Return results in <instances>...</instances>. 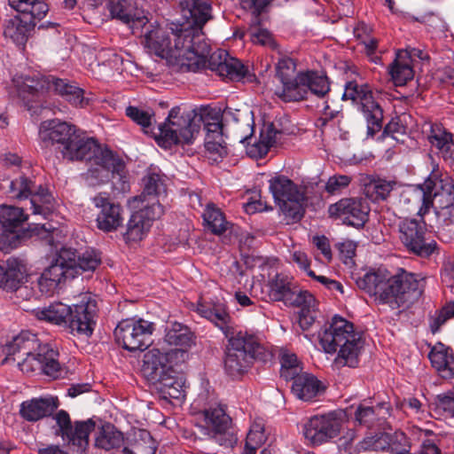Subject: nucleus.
Masks as SVG:
<instances>
[{
	"instance_id": "1",
	"label": "nucleus",
	"mask_w": 454,
	"mask_h": 454,
	"mask_svg": "<svg viewBox=\"0 0 454 454\" xmlns=\"http://www.w3.org/2000/svg\"><path fill=\"white\" fill-rule=\"evenodd\" d=\"M39 138L46 147L57 145L64 159L96 165L87 173L91 184L105 183L111 176L121 178L123 176L125 164L121 158L70 123L58 119L44 121L40 125Z\"/></svg>"
},
{
	"instance_id": "2",
	"label": "nucleus",
	"mask_w": 454,
	"mask_h": 454,
	"mask_svg": "<svg viewBox=\"0 0 454 454\" xmlns=\"http://www.w3.org/2000/svg\"><path fill=\"white\" fill-rule=\"evenodd\" d=\"M171 23L169 27L159 24L145 25L142 29V43L149 52L165 59L169 65L181 72H198L204 67L205 59L197 54L193 47L188 46L180 31H176Z\"/></svg>"
},
{
	"instance_id": "3",
	"label": "nucleus",
	"mask_w": 454,
	"mask_h": 454,
	"mask_svg": "<svg viewBox=\"0 0 454 454\" xmlns=\"http://www.w3.org/2000/svg\"><path fill=\"white\" fill-rule=\"evenodd\" d=\"M6 357L2 364L16 361L21 372L27 374H44L52 379L60 377L61 365L58 360L59 353L51 345L42 344L37 336L31 332H21L4 348Z\"/></svg>"
},
{
	"instance_id": "4",
	"label": "nucleus",
	"mask_w": 454,
	"mask_h": 454,
	"mask_svg": "<svg viewBox=\"0 0 454 454\" xmlns=\"http://www.w3.org/2000/svg\"><path fill=\"white\" fill-rule=\"evenodd\" d=\"M183 348L153 347L144 355V372L164 399L184 397V381L173 369L174 365L184 362Z\"/></svg>"
},
{
	"instance_id": "5",
	"label": "nucleus",
	"mask_w": 454,
	"mask_h": 454,
	"mask_svg": "<svg viewBox=\"0 0 454 454\" xmlns=\"http://www.w3.org/2000/svg\"><path fill=\"white\" fill-rule=\"evenodd\" d=\"M318 338L325 352L337 353V363L353 368L357 366L364 340L362 334L355 330L353 323L334 316L318 333Z\"/></svg>"
},
{
	"instance_id": "6",
	"label": "nucleus",
	"mask_w": 454,
	"mask_h": 454,
	"mask_svg": "<svg viewBox=\"0 0 454 454\" xmlns=\"http://www.w3.org/2000/svg\"><path fill=\"white\" fill-rule=\"evenodd\" d=\"M228 346L224 370L232 378L246 373L254 360L267 361L271 354L261 344L258 337L247 331L227 329Z\"/></svg>"
},
{
	"instance_id": "7",
	"label": "nucleus",
	"mask_w": 454,
	"mask_h": 454,
	"mask_svg": "<svg viewBox=\"0 0 454 454\" xmlns=\"http://www.w3.org/2000/svg\"><path fill=\"white\" fill-rule=\"evenodd\" d=\"M27 216L23 209L17 207L4 206L0 209V224L3 228V233L0 234V249L5 253L15 248L21 238L36 236L41 239L46 240L49 245H53L56 238L59 236V230L51 223H36L27 231H22V226L27 221Z\"/></svg>"
},
{
	"instance_id": "8",
	"label": "nucleus",
	"mask_w": 454,
	"mask_h": 454,
	"mask_svg": "<svg viewBox=\"0 0 454 454\" xmlns=\"http://www.w3.org/2000/svg\"><path fill=\"white\" fill-rule=\"evenodd\" d=\"M179 6L186 21L176 24L173 29L180 31L188 46L193 47L204 59L211 50L202 32L204 25L213 18L211 3L209 0H180Z\"/></svg>"
},
{
	"instance_id": "9",
	"label": "nucleus",
	"mask_w": 454,
	"mask_h": 454,
	"mask_svg": "<svg viewBox=\"0 0 454 454\" xmlns=\"http://www.w3.org/2000/svg\"><path fill=\"white\" fill-rule=\"evenodd\" d=\"M202 123V116L194 111H183L180 106H175L166 121L159 125V134L155 138L164 148L174 145H191L199 135Z\"/></svg>"
},
{
	"instance_id": "10",
	"label": "nucleus",
	"mask_w": 454,
	"mask_h": 454,
	"mask_svg": "<svg viewBox=\"0 0 454 454\" xmlns=\"http://www.w3.org/2000/svg\"><path fill=\"white\" fill-rule=\"evenodd\" d=\"M12 84L19 97L23 99L39 92L54 91L75 106H83L87 104L81 88L54 76L15 74Z\"/></svg>"
},
{
	"instance_id": "11",
	"label": "nucleus",
	"mask_w": 454,
	"mask_h": 454,
	"mask_svg": "<svg viewBox=\"0 0 454 454\" xmlns=\"http://www.w3.org/2000/svg\"><path fill=\"white\" fill-rule=\"evenodd\" d=\"M269 182V189L286 223L289 224L299 222L305 214L307 205L304 191L285 176H274Z\"/></svg>"
},
{
	"instance_id": "12",
	"label": "nucleus",
	"mask_w": 454,
	"mask_h": 454,
	"mask_svg": "<svg viewBox=\"0 0 454 454\" xmlns=\"http://www.w3.org/2000/svg\"><path fill=\"white\" fill-rule=\"evenodd\" d=\"M422 278L419 279L414 274L401 270L395 275L390 273L382 286L386 298L379 294L375 301L379 304H386L395 309L406 302L418 299L422 294Z\"/></svg>"
},
{
	"instance_id": "13",
	"label": "nucleus",
	"mask_w": 454,
	"mask_h": 454,
	"mask_svg": "<svg viewBox=\"0 0 454 454\" xmlns=\"http://www.w3.org/2000/svg\"><path fill=\"white\" fill-rule=\"evenodd\" d=\"M343 99H350L358 106L367 122V136L374 137L382 128L383 110L373 98L367 84H358L355 81L346 83Z\"/></svg>"
},
{
	"instance_id": "14",
	"label": "nucleus",
	"mask_w": 454,
	"mask_h": 454,
	"mask_svg": "<svg viewBox=\"0 0 454 454\" xmlns=\"http://www.w3.org/2000/svg\"><path fill=\"white\" fill-rule=\"evenodd\" d=\"M411 199L421 202L419 215H424L431 206L435 210L454 207V184L442 179L429 177L411 193Z\"/></svg>"
},
{
	"instance_id": "15",
	"label": "nucleus",
	"mask_w": 454,
	"mask_h": 454,
	"mask_svg": "<svg viewBox=\"0 0 454 454\" xmlns=\"http://www.w3.org/2000/svg\"><path fill=\"white\" fill-rule=\"evenodd\" d=\"M154 330L153 322L142 318H126L115 327L114 337L116 342L128 351H144L151 345Z\"/></svg>"
},
{
	"instance_id": "16",
	"label": "nucleus",
	"mask_w": 454,
	"mask_h": 454,
	"mask_svg": "<svg viewBox=\"0 0 454 454\" xmlns=\"http://www.w3.org/2000/svg\"><path fill=\"white\" fill-rule=\"evenodd\" d=\"M53 419L59 427L56 434L67 442L73 452L84 453L89 447L90 434L95 430V422L90 419L72 423L69 414L64 410L59 411Z\"/></svg>"
},
{
	"instance_id": "17",
	"label": "nucleus",
	"mask_w": 454,
	"mask_h": 454,
	"mask_svg": "<svg viewBox=\"0 0 454 454\" xmlns=\"http://www.w3.org/2000/svg\"><path fill=\"white\" fill-rule=\"evenodd\" d=\"M343 411H333L309 418L303 425V435L313 446H318L335 438L340 432Z\"/></svg>"
},
{
	"instance_id": "18",
	"label": "nucleus",
	"mask_w": 454,
	"mask_h": 454,
	"mask_svg": "<svg viewBox=\"0 0 454 454\" xmlns=\"http://www.w3.org/2000/svg\"><path fill=\"white\" fill-rule=\"evenodd\" d=\"M98 310L97 301L90 294H83L78 303L70 306L66 329L74 336L90 337L97 324Z\"/></svg>"
},
{
	"instance_id": "19",
	"label": "nucleus",
	"mask_w": 454,
	"mask_h": 454,
	"mask_svg": "<svg viewBox=\"0 0 454 454\" xmlns=\"http://www.w3.org/2000/svg\"><path fill=\"white\" fill-rule=\"evenodd\" d=\"M399 239L411 253L422 257L430 256L436 249V242L427 236L426 223L416 219H403L398 224Z\"/></svg>"
},
{
	"instance_id": "20",
	"label": "nucleus",
	"mask_w": 454,
	"mask_h": 454,
	"mask_svg": "<svg viewBox=\"0 0 454 454\" xmlns=\"http://www.w3.org/2000/svg\"><path fill=\"white\" fill-rule=\"evenodd\" d=\"M9 192L16 199H30L33 214L45 215L50 212L52 196L49 191L42 185H36L35 181L25 176L12 180L9 185Z\"/></svg>"
},
{
	"instance_id": "21",
	"label": "nucleus",
	"mask_w": 454,
	"mask_h": 454,
	"mask_svg": "<svg viewBox=\"0 0 454 454\" xmlns=\"http://www.w3.org/2000/svg\"><path fill=\"white\" fill-rule=\"evenodd\" d=\"M205 65L198 71L208 68L215 72L219 76L230 79L231 81L247 80L252 82L254 74H251L249 67L244 65L238 59L230 57L224 51H217L210 54V51L206 54Z\"/></svg>"
},
{
	"instance_id": "22",
	"label": "nucleus",
	"mask_w": 454,
	"mask_h": 454,
	"mask_svg": "<svg viewBox=\"0 0 454 454\" xmlns=\"http://www.w3.org/2000/svg\"><path fill=\"white\" fill-rule=\"evenodd\" d=\"M128 220L123 239L126 243L138 242L149 233L153 221L160 218L164 209L160 203L152 201V205H141L135 209Z\"/></svg>"
},
{
	"instance_id": "23",
	"label": "nucleus",
	"mask_w": 454,
	"mask_h": 454,
	"mask_svg": "<svg viewBox=\"0 0 454 454\" xmlns=\"http://www.w3.org/2000/svg\"><path fill=\"white\" fill-rule=\"evenodd\" d=\"M370 207L362 198H343L328 207L329 216L342 223L360 229L368 221Z\"/></svg>"
},
{
	"instance_id": "24",
	"label": "nucleus",
	"mask_w": 454,
	"mask_h": 454,
	"mask_svg": "<svg viewBox=\"0 0 454 454\" xmlns=\"http://www.w3.org/2000/svg\"><path fill=\"white\" fill-rule=\"evenodd\" d=\"M107 9L112 19L127 25L134 34L149 21L145 12L130 0H109Z\"/></svg>"
},
{
	"instance_id": "25",
	"label": "nucleus",
	"mask_w": 454,
	"mask_h": 454,
	"mask_svg": "<svg viewBox=\"0 0 454 454\" xmlns=\"http://www.w3.org/2000/svg\"><path fill=\"white\" fill-rule=\"evenodd\" d=\"M93 203L98 209L96 222L99 230L111 232L121 225L123 210L120 204L112 201L106 194L103 193L95 196Z\"/></svg>"
},
{
	"instance_id": "26",
	"label": "nucleus",
	"mask_w": 454,
	"mask_h": 454,
	"mask_svg": "<svg viewBox=\"0 0 454 454\" xmlns=\"http://www.w3.org/2000/svg\"><path fill=\"white\" fill-rule=\"evenodd\" d=\"M25 265L17 258H9L0 264V288L13 292L27 279Z\"/></svg>"
},
{
	"instance_id": "27",
	"label": "nucleus",
	"mask_w": 454,
	"mask_h": 454,
	"mask_svg": "<svg viewBox=\"0 0 454 454\" xmlns=\"http://www.w3.org/2000/svg\"><path fill=\"white\" fill-rule=\"evenodd\" d=\"M74 252L71 247L59 250L56 260L43 272L49 278L59 285L63 280L74 278Z\"/></svg>"
},
{
	"instance_id": "28",
	"label": "nucleus",
	"mask_w": 454,
	"mask_h": 454,
	"mask_svg": "<svg viewBox=\"0 0 454 454\" xmlns=\"http://www.w3.org/2000/svg\"><path fill=\"white\" fill-rule=\"evenodd\" d=\"M428 358L441 378H454V352L450 347L441 342L436 343L432 347Z\"/></svg>"
},
{
	"instance_id": "29",
	"label": "nucleus",
	"mask_w": 454,
	"mask_h": 454,
	"mask_svg": "<svg viewBox=\"0 0 454 454\" xmlns=\"http://www.w3.org/2000/svg\"><path fill=\"white\" fill-rule=\"evenodd\" d=\"M165 184L158 174H149L144 178V191L140 195L132 197L129 200V206L133 208H138L141 205H152V201L160 203L157 197L165 192Z\"/></svg>"
},
{
	"instance_id": "30",
	"label": "nucleus",
	"mask_w": 454,
	"mask_h": 454,
	"mask_svg": "<svg viewBox=\"0 0 454 454\" xmlns=\"http://www.w3.org/2000/svg\"><path fill=\"white\" fill-rule=\"evenodd\" d=\"M57 407V398H33L20 404V413L24 419L35 422L50 416Z\"/></svg>"
},
{
	"instance_id": "31",
	"label": "nucleus",
	"mask_w": 454,
	"mask_h": 454,
	"mask_svg": "<svg viewBox=\"0 0 454 454\" xmlns=\"http://www.w3.org/2000/svg\"><path fill=\"white\" fill-rule=\"evenodd\" d=\"M206 427H200L205 434L215 437L224 433L230 426L231 419L221 405L209 406L201 411Z\"/></svg>"
},
{
	"instance_id": "32",
	"label": "nucleus",
	"mask_w": 454,
	"mask_h": 454,
	"mask_svg": "<svg viewBox=\"0 0 454 454\" xmlns=\"http://www.w3.org/2000/svg\"><path fill=\"white\" fill-rule=\"evenodd\" d=\"M283 132L276 129L274 123H268L261 130L258 142L247 148V153L251 158L264 157L269 149L280 142Z\"/></svg>"
},
{
	"instance_id": "33",
	"label": "nucleus",
	"mask_w": 454,
	"mask_h": 454,
	"mask_svg": "<svg viewBox=\"0 0 454 454\" xmlns=\"http://www.w3.org/2000/svg\"><path fill=\"white\" fill-rule=\"evenodd\" d=\"M292 380L293 394L302 401H310L324 390L322 383L307 372L301 373Z\"/></svg>"
},
{
	"instance_id": "34",
	"label": "nucleus",
	"mask_w": 454,
	"mask_h": 454,
	"mask_svg": "<svg viewBox=\"0 0 454 454\" xmlns=\"http://www.w3.org/2000/svg\"><path fill=\"white\" fill-rule=\"evenodd\" d=\"M389 274L390 272L385 268L372 269L363 277L358 278L356 282L360 289L374 296L375 300L379 294L386 298V295L383 294L382 286H384Z\"/></svg>"
},
{
	"instance_id": "35",
	"label": "nucleus",
	"mask_w": 454,
	"mask_h": 454,
	"mask_svg": "<svg viewBox=\"0 0 454 454\" xmlns=\"http://www.w3.org/2000/svg\"><path fill=\"white\" fill-rule=\"evenodd\" d=\"M388 74L396 86H403L413 78L414 72L407 52L397 51L395 60L388 67Z\"/></svg>"
},
{
	"instance_id": "36",
	"label": "nucleus",
	"mask_w": 454,
	"mask_h": 454,
	"mask_svg": "<svg viewBox=\"0 0 454 454\" xmlns=\"http://www.w3.org/2000/svg\"><path fill=\"white\" fill-rule=\"evenodd\" d=\"M282 86L276 89L275 95L284 102L300 101L306 98L305 83L302 73L280 82Z\"/></svg>"
},
{
	"instance_id": "37",
	"label": "nucleus",
	"mask_w": 454,
	"mask_h": 454,
	"mask_svg": "<svg viewBox=\"0 0 454 454\" xmlns=\"http://www.w3.org/2000/svg\"><path fill=\"white\" fill-rule=\"evenodd\" d=\"M10 6L30 18V23L33 20H43L49 12V5L45 0H8Z\"/></svg>"
},
{
	"instance_id": "38",
	"label": "nucleus",
	"mask_w": 454,
	"mask_h": 454,
	"mask_svg": "<svg viewBox=\"0 0 454 454\" xmlns=\"http://www.w3.org/2000/svg\"><path fill=\"white\" fill-rule=\"evenodd\" d=\"M164 342L183 348L187 355V349L193 344V334L187 326L175 322L166 329Z\"/></svg>"
},
{
	"instance_id": "39",
	"label": "nucleus",
	"mask_w": 454,
	"mask_h": 454,
	"mask_svg": "<svg viewBox=\"0 0 454 454\" xmlns=\"http://www.w3.org/2000/svg\"><path fill=\"white\" fill-rule=\"evenodd\" d=\"M128 446L133 454H155L156 442L145 429H134L128 438Z\"/></svg>"
},
{
	"instance_id": "40",
	"label": "nucleus",
	"mask_w": 454,
	"mask_h": 454,
	"mask_svg": "<svg viewBox=\"0 0 454 454\" xmlns=\"http://www.w3.org/2000/svg\"><path fill=\"white\" fill-rule=\"evenodd\" d=\"M35 314L39 320H44L66 328L67 317L70 314V306L57 302L47 308L35 310Z\"/></svg>"
},
{
	"instance_id": "41",
	"label": "nucleus",
	"mask_w": 454,
	"mask_h": 454,
	"mask_svg": "<svg viewBox=\"0 0 454 454\" xmlns=\"http://www.w3.org/2000/svg\"><path fill=\"white\" fill-rule=\"evenodd\" d=\"M123 442L122 434L111 424L103 425L97 432L95 447L105 450L119 448Z\"/></svg>"
},
{
	"instance_id": "42",
	"label": "nucleus",
	"mask_w": 454,
	"mask_h": 454,
	"mask_svg": "<svg viewBox=\"0 0 454 454\" xmlns=\"http://www.w3.org/2000/svg\"><path fill=\"white\" fill-rule=\"evenodd\" d=\"M203 219L207 228L215 235L223 234L231 226L221 209L213 203L207 205L203 213Z\"/></svg>"
},
{
	"instance_id": "43",
	"label": "nucleus",
	"mask_w": 454,
	"mask_h": 454,
	"mask_svg": "<svg viewBox=\"0 0 454 454\" xmlns=\"http://www.w3.org/2000/svg\"><path fill=\"white\" fill-rule=\"evenodd\" d=\"M389 411L390 405L387 403H380L373 407L360 404L355 412V417L359 424L370 426L374 420L385 419L390 414Z\"/></svg>"
},
{
	"instance_id": "44",
	"label": "nucleus",
	"mask_w": 454,
	"mask_h": 454,
	"mask_svg": "<svg viewBox=\"0 0 454 454\" xmlns=\"http://www.w3.org/2000/svg\"><path fill=\"white\" fill-rule=\"evenodd\" d=\"M73 252L74 257V263L72 265V269L74 270V278L77 273H79V271H94L101 263L100 254L93 249L77 254V251L73 248Z\"/></svg>"
},
{
	"instance_id": "45",
	"label": "nucleus",
	"mask_w": 454,
	"mask_h": 454,
	"mask_svg": "<svg viewBox=\"0 0 454 454\" xmlns=\"http://www.w3.org/2000/svg\"><path fill=\"white\" fill-rule=\"evenodd\" d=\"M35 25V20L33 23L23 21L19 17H14L6 21L4 35L5 37L11 38L16 43H23L27 36L31 27Z\"/></svg>"
},
{
	"instance_id": "46",
	"label": "nucleus",
	"mask_w": 454,
	"mask_h": 454,
	"mask_svg": "<svg viewBox=\"0 0 454 454\" xmlns=\"http://www.w3.org/2000/svg\"><path fill=\"white\" fill-rule=\"evenodd\" d=\"M428 140L442 158L449 155V153L454 150L452 135L440 126L432 127Z\"/></svg>"
},
{
	"instance_id": "47",
	"label": "nucleus",
	"mask_w": 454,
	"mask_h": 454,
	"mask_svg": "<svg viewBox=\"0 0 454 454\" xmlns=\"http://www.w3.org/2000/svg\"><path fill=\"white\" fill-rule=\"evenodd\" d=\"M305 83L306 96L309 91L318 98H325L330 91V83L325 75L318 74L317 72L308 71L302 73Z\"/></svg>"
},
{
	"instance_id": "48",
	"label": "nucleus",
	"mask_w": 454,
	"mask_h": 454,
	"mask_svg": "<svg viewBox=\"0 0 454 454\" xmlns=\"http://www.w3.org/2000/svg\"><path fill=\"white\" fill-rule=\"evenodd\" d=\"M391 447V436L386 433H379L364 437L357 443L354 450L357 452L361 450L384 451Z\"/></svg>"
},
{
	"instance_id": "49",
	"label": "nucleus",
	"mask_w": 454,
	"mask_h": 454,
	"mask_svg": "<svg viewBox=\"0 0 454 454\" xmlns=\"http://www.w3.org/2000/svg\"><path fill=\"white\" fill-rule=\"evenodd\" d=\"M291 283L286 277L277 274L269 282V297L272 301H286L291 291Z\"/></svg>"
},
{
	"instance_id": "50",
	"label": "nucleus",
	"mask_w": 454,
	"mask_h": 454,
	"mask_svg": "<svg viewBox=\"0 0 454 454\" xmlns=\"http://www.w3.org/2000/svg\"><path fill=\"white\" fill-rule=\"evenodd\" d=\"M126 115L134 122L141 126L145 133L152 130V125L154 121V112L152 109H143L129 106L125 110Z\"/></svg>"
},
{
	"instance_id": "51",
	"label": "nucleus",
	"mask_w": 454,
	"mask_h": 454,
	"mask_svg": "<svg viewBox=\"0 0 454 454\" xmlns=\"http://www.w3.org/2000/svg\"><path fill=\"white\" fill-rule=\"evenodd\" d=\"M436 216L442 236L454 239V207L437 210Z\"/></svg>"
},
{
	"instance_id": "52",
	"label": "nucleus",
	"mask_w": 454,
	"mask_h": 454,
	"mask_svg": "<svg viewBox=\"0 0 454 454\" xmlns=\"http://www.w3.org/2000/svg\"><path fill=\"white\" fill-rule=\"evenodd\" d=\"M301 372V367L294 354L284 353L281 356L280 375L286 380H291Z\"/></svg>"
},
{
	"instance_id": "53",
	"label": "nucleus",
	"mask_w": 454,
	"mask_h": 454,
	"mask_svg": "<svg viewBox=\"0 0 454 454\" xmlns=\"http://www.w3.org/2000/svg\"><path fill=\"white\" fill-rule=\"evenodd\" d=\"M202 317L215 323L224 333L227 329H231L228 326L230 316L221 305L207 308V310H202Z\"/></svg>"
},
{
	"instance_id": "54",
	"label": "nucleus",
	"mask_w": 454,
	"mask_h": 454,
	"mask_svg": "<svg viewBox=\"0 0 454 454\" xmlns=\"http://www.w3.org/2000/svg\"><path fill=\"white\" fill-rule=\"evenodd\" d=\"M315 299L308 291H298L292 289L286 301L287 306L300 307L301 309H308L314 306Z\"/></svg>"
},
{
	"instance_id": "55",
	"label": "nucleus",
	"mask_w": 454,
	"mask_h": 454,
	"mask_svg": "<svg viewBox=\"0 0 454 454\" xmlns=\"http://www.w3.org/2000/svg\"><path fill=\"white\" fill-rule=\"evenodd\" d=\"M454 317V301L447 303L441 310L430 317V328L434 333L450 318Z\"/></svg>"
},
{
	"instance_id": "56",
	"label": "nucleus",
	"mask_w": 454,
	"mask_h": 454,
	"mask_svg": "<svg viewBox=\"0 0 454 454\" xmlns=\"http://www.w3.org/2000/svg\"><path fill=\"white\" fill-rule=\"evenodd\" d=\"M296 65L290 58H281L276 66V74L279 82L287 81L295 76Z\"/></svg>"
},
{
	"instance_id": "57",
	"label": "nucleus",
	"mask_w": 454,
	"mask_h": 454,
	"mask_svg": "<svg viewBox=\"0 0 454 454\" xmlns=\"http://www.w3.org/2000/svg\"><path fill=\"white\" fill-rule=\"evenodd\" d=\"M351 181V178L345 175H335L329 177L325 189L330 194H335L346 188Z\"/></svg>"
},
{
	"instance_id": "58",
	"label": "nucleus",
	"mask_w": 454,
	"mask_h": 454,
	"mask_svg": "<svg viewBox=\"0 0 454 454\" xmlns=\"http://www.w3.org/2000/svg\"><path fill=\"white\" fill-rule=\"evenodd\" d=\"M377 200H386L396 185L395 181L378 179L372 183Z\"/></svg>"
},
{
	"instance_id": "59",
	"label": "nucleus",
	"mask_w": 454,
	"mask_h": 454,
	"mask_svg": "<svg viewBox=\"0 0 454 454\" xmlns=\"http://www.w3.org/2000/svg\"><path fill=\"white\" fill-rule=\"evenodd\" d=\"M206 129V137L205 142H208L209 138L213 142H223V124L219 121L213 122H204L203 123Z\"/></svg>"
},
{
	"instance_id": "60",
	"label": "nucleus",
	"mask_w": 454,
	"mask_h": 454,
	"mask_svg": "<svg viewBox=\"0 0 454 454\" xmlns=\"http://www.w3.org/2000/svg\"><path fill=\"white\" fill-rule=\"evenodd\" d=\"M205 148L214 160H217L218 158H223L227 155L225 141L213 142L209 139L208 142H205Z\"/></svg>"
},
{
	"instance_id": "61",
	"label": "nucleus",
	"mask_w": 454,
	"mask_h": 454,
	"mask_svg": "<svg viewBox=\"0 0 454 454\" xmlns=\"http://www.w3.org/2000/svg\"><path fill=\"white\" fill-rule=\"evenodd\" d=\"M252 41L254 43L270 46L274 49L277 47V43L273 40L271 34L265 29H258L252 35Z\"/></svg>"
},
{
	"instance_id": "62",
	"label": "nucleus",
	"mask_w": 454,
	"mask_h": 454,
	"mask_svg": "<svg viewBox=\"0 0 454 454\" xmlns=\"http://www.w3.org/2000/svg\"><path fill=\"white\" fill-rule=\"evenodd\" d=\"M265 442V435L262 427H258V430H249L247 435L245 445L258 449Z\"/></svg>"
},
{
	"instance_id": "63",
	"label": "nucleus",
	"mask_w": 454,
	"mask_h": 454,
	"mask_svg": "<svg viewBox=\"0 0 454 454\" xmlns=\"http://www.w3.org/2000/svg\"><path fill=\"white\" fill-rule=\"evenodd\" d=\"M58 284L55 280L49 278L43 273L40 276L37 280V287L42 294L51 295L58 287Z\"/></svg>"
},
{
	"instance_id": "64",
	"label": "nucleus",
	"mask_w": 454,
	"mask_h": 454,
	"mask_svg": "<svg viewBox=\"0 0 454 454\" xmlns=\"http://www.w3.org/2000/svg\"><path fill=\"white\" fill-rule=\"evenodd\" d=\"M313 244L321 252L324 257L330 262L332 260V250L329 239L325 236H316L313 238Z\"/></svg>"
}]
</instances>
